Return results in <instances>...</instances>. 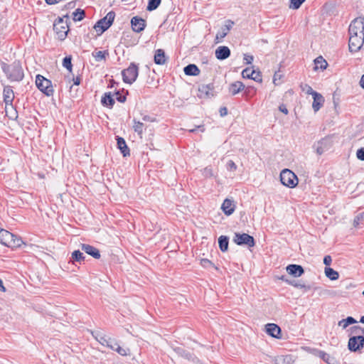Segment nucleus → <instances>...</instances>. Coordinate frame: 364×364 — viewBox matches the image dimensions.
Here are the masks:
<instances>
[{
  "label": "nucleus",
  "mask_w": 364,
  "mask_h": 364,
  "mask_svg": "<svg viewBox=\"0 0 364 364\" xmlns=\"http://www.w3.org/2000/svg\"><path fill=\"white\" fill-rule=\"evenodd\" d=\"M0 66L7 79L11 82H20L23 79V70L19 60H16L11 64L1 61Z\"/></svg>",
  "instance_id": "1"
},
{
  "label": "nucleus",
  "mask_w": 364,
  "mask_h": 364,
  "mask_svg": "<svg viewBox=\"0 0 364 364\" xmlns=\"http://www.w3.org/2000/svg\"><path fill=\"white\" fill-rule=\"evenodd\" d=\"M36 85L37 88L47 97H50L54 93L51 80L40 74L36 76Z\"/></svg>",
  "instance_id": "2"
},
{
  "label": "nucleus",
  "mask_w": 364,
  "mask_h": 364,
  "mask_svg": "<svg viewBox=\"0 0 364 364\" xmlns=\"http://www.w3.org/2000/svg\"><path fill=\"white\" fill-rule=\"evenodd\" d=\"M280 181L284 186L294 188L298 185L299 180L292 171L284 168L280 173Z\"/></svg>",
  "instance_id": "3"
},
{
  "label": "nucleus",
  "mask_w": 364,
  "mask_h": 364,
  "mask_svg": "<svg viewBox=\"0 0 364 364\" xmlns=\"http://www.w3.org/2000/svg\"><path fill=\"white\" fill-rule=\"evenodd\" d=\"M139 67L135 63H131L129 67L122 71V80L124 83L132 85L137 79Z\"/></svg>",
  "instance_id": "4"
},
{
  "label": "nucleus",
  "mask_w": 364,
  "mask_h": 364,
  "mask_svg": "<svg viewBox=\"0 0 364 364\" xmlns=\"http://www.w3.org/2000/svg\"><path fill=\"white\" fill-rule=\"evenodd\" d=\"M114 18V11H110L104 18L97 21V23L94 26V28L97 31H100V33H104L112 25Z\"/></svg>",
  "instance_id": "5"
},
{
  "label": "nucleus",
  "mask_w": 364,
  "mask_h": 364,
  "mask_svg": "<svg viewBox=\"0 0 364 364\" xmlns=\"http://www.w3.org/2000/svg\"><path fill=\"white\" fill-rule=\"evenodd\" d=\"M232 241L237 245L253 247L255 245V240L253 236L247 233L235 232Z\"/></svg>",
  "instance_id": "6"
},
{
  "label": "nucleus",
  "mask_w": 364,
  "mask_h": 364,
  "mask_svg": "<svg viewBox=\"0 0 364 364\" xmlns=\"http://www.w3.org/2000/svg\"><path fill=\"white\" fill-rule=\"evenodd\" d=\"M198 97L200 99H210L216 95L213 83L200 85L198 89Z\"/></svg>",
  "instance_id": "7"
},
{
  "label": "nucleus",
  "mask_w": 364,
  "mask_h": 364,
  "mask_svg": "<svg viewBox=\"0 0 364 364\" xmlns=\"http://www.w3.org/2000/svg\"><path fill=\"white\" fill-rule=\"evenodd\" d=\"M364 44V33L356 35H349V50L351 53L357 52L361 49Z\"/></svg>",
  "instance_id": "8"
},
{
  "label": "nucleus",
  "mask_w": 364,
  "mask_h": 364,
  "mask_svg": "<svg viewBox=\"0 0 364 364\" xmlns=\"http://www.w3.org/2000/svg\"><path fill=\"white\" fill-rule=\"evenodd\" d=\"M364 347V335H358L350 337L348 343V349L350 352H357Z\"/></svg>",
  "instance_id": "9"
},
{
  "label": "nucleus",
  "mask_w": 364,
  "mask_h": 364,
  "mask_svg": "<svg viewBox=\"0 0 364 364\" xmlns=\"http://www.w3.org/2000/svg\"><path fill=\"white\" fill-rule=\"evenodd\" d=\"M348 33L356 36L364 33V18L354 19L349 26Z\"/></svg>",
  "instance_id": "10"
},
{
  "label": "nucleus",
  "mask_w": 364,
  "mask_h": 364,
  "mask_svg": "<svg viewBox=\"0 0 364 364\" xmlns=\"http://www.w3.org/2000/svg\"><path fill=\"white\" fill-rule=\"evenodd\" d=\"M172 349L178 356L183 358L194 364H200V360L193 353L185 350L183 348L172 346Z\"/></svg>",
  "instance_id": "11"
},
{
  "label": "nucleus",
  "mask_w": 364,
  "mask_h": 364,
  "mask_svg": "<svg viewBox=\"0 0 364 364\" xmlns=\"http://www.w3.org/2000/svg\"><path fill=\"white\" fill-rule=\"evenodd\" d=\"M3 96H4V102H5L6 107L5 111L6 113H8V108L11 107V109H14L13 101L14 99V94L11 86H6L3 90Z\"/></svg>",
  "instance_id": "12"
},
{
  "label": "nucleus",
  "mask_w": 364,
  "mask_h": 364,
  "mask_svg": "<svg viewBox=\"0 0 364 364\" xmlns=\"http://www.w3.org/2000/svg\"><path fill=\"white\" fill-rule=\"evenodd\" d=\"M234 25V21L232 20H226L225 25L223 26L219 31H218L215 36L216 43H220L223 38L228 35V32L231 30Z\"/></svg>",
  "instance_id": "13"
},
{
  "label": "nucleus",
  "mask_w": 364,
  "mask_h": 364,
  "mask_svg": "<svg viewBox=\"0 0 364 364\" xmlns=\"http://www.w3.org/2000/svg\"><path fill=\"white\" fill-rule=\"evenodd\" d=\"M332 146L331 139L329 137H325L321 139L320 141L317 142V144H314V147H316V153L318 155L323 154L325 151H328Z\"/></svg>",
  "instance_id": "14"
},
{
  "label": "nucleus",
  "mask_w": 364,
  "mask_h": 364,
  "mask_svg": "<svg viewBox=\"0 0 364 364\" xmlns=\"http://www.w3.org/2000/svg\"><path fill=\"white\" fill-rule=\"evenodd\" d=\"M146 26L145 19L143 18L135 16L131 18V26L133 31L140 33L143 31Z\"/></svg>",
  "instance_id": "15"
},
{
  "label": "nucleus",
  "mask_w": 364,
  "mask_h": 364,
  "mask_svg": "<svg viewBox=\"0 0 364 364\" xmlns=\"http://www.w3.org/2000/svg\"><path fill=\"white\" fill-rule=\"evenodd\" d=\"M97 341L102 346L109 348L113 350L114 346H117V341L111 338H107L105 336L97 333L95 336Z\"/></svg>",
  "instance_id": "16"
},
{
  "label": "nucleus",
  "mask_w": 364,
  "mask_h": 364,
  "mask_svg": "<svg viewBox=\"0 0 364 364\" xmlns=\"http://www.w3.org/2000/svg\"><path fill=\"white\" fill-rule=\"evenodd\" d=\"M117 147L120 150L124 157L130 156V149L128 147L125 139L119 136H116Z\"/></svg>",
  "instance_id": "17"
},
{
  "label": "nucleus",
  "mask_w": 364,
  "mask_h": 364,
  "mask_svg": "<svg viewBox=\"0 0 364 364\" xmlns=\"http://www.w3.org/2000/svg\"><path fill=\"white\" fill-rule=\"evenodd\" d=\"M215 57L219 60H224L231 55L230 49L226 46L218 47L215 51Z\"/></svg>",
  "instance_id": "18"
},
{
  "label": "nucleus",
  "mask_w": 364,
  "mask_h": 364,
  "mask_svg": "<svg viewBox=\"0 0 364 364\" xmlns=\"http://www.w3.org/2000/svg\"><path fill=\"white\" fill-rule=\"evenodd\" d=\"M286 270L289 274L294 277H299L304 273L303 267L296 264H291L287 265Z\"/></svg>",
  "instance_id": "19"
},
{
  "label": "nucleus",
  "mask_w": 364,
  "mask_h": 364,
  "mask_svg": "<svg viewBox=\"0 0 364 364\" xmlns=\"http://www.w3.org/2000/svg\"><path fill=\"white\" fill-rule=\"evenodd\" d=\"M266 332L273 338H279L281 337V328L275 323H267L265 326Z\"/></svg>",
  "instance_id": "20"
},
{
  "label": "nucleus",
  "mask_w": 364,
  "mask_h": 364,
  "mask_svg": "<svg viewBox=\"0 0 364 364\" xmlns=\"http://www.w3.org/2000/svg\"><path fill=\"white\" fill-rule=\"evenodd\" d=\"M53 30L55 32L58 38L60 41H63L66 38L70 31L68 24L53 26Z\"/></svg>",
  "instance_id": "21"
},
{
  "label": "nucleus",
  "mask_w": 364,
  "mask_h": 364,
  "mask_svg": "<svg viewBox=\"0 0 364 364\" xmlns=\"http://www.w3.org/2000/svg\"><path fill=\"white\" fill-rule=\"evenodd\" d=\"M81 249L82 251L92 256L95 259H100L101 257L100 250L92 245L88 244H82Z\"/></svg>",
  "instance_id": "22"
},
{
  "label": "nucleus",
  "mask_w": 364,
  "mask_h": 364,
  "mask_svg": "<svg viewBox=\"0 0 364 364\" xmlns=\"http://www.w3.org/2000/svg\"><path fill=\"white\" fill-rule=\"evenodd\" d=\"M221 209L223 210L225 215L229 216L234 213L235 209V205L234 204L232 200L226 198L224 200L221 205Z\"/></svg>",
  "instance_id": "23"
},
{
  "label": "nucleus",
  "mask_w": 364,
  "mask_h": 364,
  "mask_svg": "<svg viewBox=\"0 0 364 364\" xmlns=\"http://www.w3.org/2000/svg\"><path fill=\"white\" fill-rule=\"evenodd\" d=\"M113 96L114 95L111 92H105L101 98L102 105L108 108H112L115 103Z\"/></svg>",
  "instance_id": "24"
},
{
  "label": "nucleus",
  "mask_w": 364,
  "mask_h": 364,
  "mask_svg": "<svg viewBox=\"0 0 364 364\" xmlns=\"http://www.w3.org/2000/svg\"><path fill=\"white\" fill-rule=\"evenodd\" d=\"M245 85H244V83L242 82L235 81L229 85L228 91L231 95L235 96L237 94H238L240 92L243 90L245 89Z\"/></svg>",
  "instance_id": "25"
},
{
  "label": "nucleus",
  "mask_w": 364,
  "mask_h": 364,
  "mask_svg": "<svg viewBox=\"0 0 364 364\" xmlns=\"http://www.w3.org/2000/svg\"><path fill=\"white\" fill-rule=\"evenodd\" d=\"M166 60L167 57L166 55L165 51L163 49L159 48L155 50L154 56V61L155 64L159 65H164Z\"/></svg>",
  "instance_id": "26"
},
{
  "label": "nucleus",
  "mask_w": 364,
  "mask_h": 364,
  "mask_svg": "<svg viewBox=\"0 0 364 364\" xmlns=\"http://www.w3.org/2000/svg\"><path fill=\"white\" fill-rule=\"evenodd\" d=\"M22 244H23L22 239L20 237L11 233V237L8 239L6 247L14 249L20 247Z\"/></svg>",
  "instance_id": "27"
},
{
  "label": "nucleus",
  "mask_w": 364,
  "mask_h": 364,
  "mask_svg": "<svg viewBox=\"0 0 364 364\" xmlns=\"http://www.w3.org/2000/svg\"><path fill=\"white\" fill-rule=\"evenodd\" d=\"M314 101L312 103V107L314 112L318 111L324 103V97L321 94L317 92L314 93L312 96Z\"/></svg>",
  "instance_id": "28"
},
{
  "label": "nucleus",
  "mask_w": 364,
  "mask_h": 364,
  "mask_svg": "<svg viewBox=\"0 0 364 364\" xmlns=\"http://www.w3.org/2000/svg\"><path fill=\"white\" fill-rule=\"evenodd\" d=\"M183 72L188 76H198L200 74V69L195 64H188L184 67Z\"/></svg>",
  "instance_id": "29"
},
{
  "label": "nucleus",
  "mask_w": 364,
  "mask_h": 364,
  "mask_svg": "<svg viewBox=\"0 0 364 364\" xmlns=\"http://www.w3.org/2000/svg\"><path fill=\"white\" fill-rule=\"evenodd\" d=\"M218 246L222 252H225L228 250L229 246V237L226 235H221L218 237Z\"/></svg>",
  "instance_id": "30"
},
{
  "label": "nucleus",
  "mask_w": 364,
  "mask_h": 364,
  "mask_svg": "<svg viewBox=\"0 0 364 364\" xmlns=\"http://www.w3.org/2000/svg\"><path fill=\"white\" fill-rule=\"evenodd\" d=\"M286 282L296 288L304 289L307 291L311 289L310 285H306L305 282L301 280H286Z\"/></svg>",
  "instance_id": "31"
},
{
  "label": "nucleus",
  "mask_w": 364,
  "mask_h": 364,
  "mask_svg": "<svg viewBox=\"0 0 364 364\" xmlns=\"http://www.w3.org/2000/svg\"><path fill=\"white\" fill-rule=\"evenodd\" d=\"M275 364H293L294 360L291 355H282L275 357Z\"/></svg>",
  "instance_id": "32"
},
{
  "label": "nucleus",
  "mask_w": 364,
  "mask_h": 364,
  "mask_svg": "<svg viewBox=\"0 0 364 364\" xmlns=\"http://www.w3.org/2000/svg\"><path fill=\"white\" fill-rule=\"evenodd\" d=\"M314 65H315L314 70H316L318 69L324 70L325 69H326V68L328 66L327 61L321 55L316 58L314 59Z\"/></svg>",
  "instance_id": "33"
},
{
  "label": "nucleus",
  "mask_w": 364,
  "mask_h": 364,
  "mask_svg": "<svg viewBox=\"0 0 364 364\" xmlns=\"http://www.w3.org/2000/svg\"><path fill=\"white\" fill-rule=\"evenodd\" d=\"M116 100L119 102L124 103L127 100V96L129 95V91L125 89L116 90L114 92Z\"/></svg>",
  "instance_id": "34"
},
{
  "label": "nucleus",
  "mask_w": 364,
  "mask_h": 364,
  "mask_svg": "<svg viewBox=\"0 0 364 364\" xmlns=\"http://www.w3.org/2000/svg\"><path fill=\"white\" fill-rule=\"evenodd\" d=\"M316 355L321 358L323 361H325L328 364H335V359L334 358L331 357L328 353L318 350Z\"/></svg>",
  "instance_id": "35"
},
{
  "label": "nucleus",
  "mask_w": 364,
  "mask_h": 364,
  "mask_svg": "<svg viewBox=\"0 0 364 364\" xmlns=\"http://www.w3.org/2000/svg\"><path fill=\"white\" fill-rule=\"evenodd\" d=\"M326 276L332 281L336 280L339 277V274L337 271L329 267H326L324 269Z\"/></svg>",
  "instance_id": "36"
},
{
  "label": "nucleus",
  "mask_w": 364,
  "mask_h": 364,
  "mask_svg": "<svg viewBox=\"0 0 364 364\" xmlns=\"http://www.w3.org/2000/svg\"><path fill=\"white\" fill-rule=\"evenodd\" d=\"M11 237V232L0 228V243L4 246L6 245L8 239Z\"/></svg>",
  "instance_id": "37"
},
{
  "label": "nucleus",
  "mask_w": 364,
  "mask_h": 364,
  "mask_svg": "<svg viewBox=\"0 0 364 364\" xmlns=\"http://www.w3.org/2000/svg\"><path fill=\"white\" fill-rule=\"evenodd\" d=\"M357 321L352 316H348L346 318L338 321V326L346 329L349 325L356 323Z\"/></svg>",
  "instance_id": "38"
},
{
  "label": "nucleus",
  "mask_w": 364,
  "mask_h": 364,
  "mask_svg": "<svg viewBox=\"0 0 364 364\" xmlns=\"http://www.w3.org/2000/svg\"><path fill=\"white\" fill-rule=\"evenodd\" d=\"M85 258L83 253L79 250H74L72 252L71 259L73 262L81 263L85 260Z\"/></svg>",
  "instance_id": "39"
},
{
  "label": "nucleus",
  "mask_w": 364,
  "mask_h": 364,
  "mask_svg": "<svg viewBox=\"0 0 364 364\" xmlns=\"http://www.w3.org/2000/svg\"><path fill=\"white\" fill-rule=\"evenodd\" d=\"M97 62H100L102 60H105L107 56H109V52L107 50L103 51L93 52L92 53Z\"/></svg>",
  "instance_id": "40"
},
{
  "label": "nucleus",
  "mask_w": 364,
  "mask_h": 364,
  "mask_svg": "<svg viewBox=\"0 0 364 364\" xmlns=\"http://www.w3.org/2000/svg\"><path fill=\"white\" fill-rule=\"evenodd\" d=\"M85 17V12L83 9H77L73 13V19L74 21H80Z\"/></svg>",
  "instance_id": "41"
},
{
  "label": "nucleus",
  "mask_w": 364,
  "mask_h": 364,
  "mask_svg": "<svg viewBox=\"0 0 364 364\" xmlns=\"http://www.w3.org/2000/svg\"><path fill=\"white\" fill-rule=\"evenodd\" d=\"M72 55H67L63 59V66L66 68L70 73H72L73 70V64H72Z\"/></svg>",
  "instance_id": "42"
},
{
  "label": "nucleus",
  "mask_w": 364,
  "mask_h": 364,
  "mask_svg": "<svg viewBox=\"0 0 364 364\" xmlns=\"http://www.w3.org/2000/svg\"><path fill=\"white\" fill-rule=\"evenodd\" d=\"M134 125L133 129L135 132L138 134V135H141L144 132V124L139 121H137L136 119H133Z\"/></svg>",
  "instance_id": "43"
},
{
  "label": "nucleus",
  "mask_w": 364,
  "mask_h": 364,
  "mask_svg": "<svg viewBox=\"0 0 364 364\" xmlns=\"http://www.w3.org/2000/svg\"><path fill=\"white\" fill-rule=\"evenodd\" d=\"M161 0H149L146 10L152 11L156 10L161 4Z\"/></svg>",
  "instance_id": "44"
},
{
  "label": "nucleus",
  "mask_w": 364,
  "mask_h": 364,
  "mask_svg": "<svg viewBox=\"0 0 364 364\" xmlns=\"http://www.w3.org/2000/svg\"><path fill=\"white\" fill-rule=\"evenodd\" d=\"M255 73V70L252 68H246L242 71V77L245 79H251Z\"/></svg>",
  "instance_id": "45"
},
{
  "label": "nucleus",
  "mask_w": 364,
  "mask_h": 364,
  "mask_svg": "<svg viewBox=\"0 0 364 364\" xmlns=\"http://www.w3.org/2000/svg\"><path fill=\"white\" fill-rule=\"evenodd\" d=\"M305 1L306 0H290L289 8L292 9H299Z\"/></svg>",
  "instance_id": "46"
},
{
  "label": "nucleus",
  "mask_w": 364,
  "mask_h": 364,
  "mask_svg": "<svg viewBox=\"0 0 364 364\" xmlns=\"http://www.w3.org/2000/svg\"><path fill=\"white\" fill-rule=\"evenodd\" d=\"M202 174L205 178H211L214 176L213 170L211 166H207L203 168Z\"/></svg>",
  "instance_id": "47"
},
{
  "label": "nucleus",
  "mask_w": 364,
  "mask_h": 364,
  "mask_svg": "<svg viewBox=\"0 0 364 364\" xmlns=\"http://www.w3.org/2000/svg\"><path fill=\"white\" fill-rule=\"evenodd\" d=\"M200 265L203 267L204 268H208V267H214L217 269V267L215 266V264L208 259H200Z\"/></svg>",
  "instance_id": "48"
},
{
  "label": "nucleus",
  "mask_w": 364,
  "mask_h": 364,
  "mask_svg": "<svg viewBox=\"0 0 364 364\" xmlns=\"http://www.w3.org/2000/svg\"><path fill=\"white\" fill-rule=\"evenodd\" d=\"M113 350L117 352L120 355L125 356L127 355V351L129 350L122 348L117 342V346H114Z\"/></svg>",
  "instance_id": "49"
},
{
  "label": "nucleus",
  "mask_w": 364,
  "mask_h": 364,
  "mask_svg": "<svg viewBox=\"0 0 364 364\" xmlns=\"http://www.w3.org/2000/svg\"><path fill=\"white\" fill-rule=\"evenodd\" d=\"M351 333L359 334L362 333L364 335V328L360 326H353L349 328Z\"/></svg>",
  "instance_id": "50"
},
{
  "label": "nucleus",
  "mask_w": 364,
  "mask_h": 364,
  "mask_svg": "<svg viewBox=\"0 0 364 364\" xmlns=\"http://www.w3.org/2000/svg\"><path fill=\"white\" fill-rule=\"evenodd\" d=\"M142 120L144 122H156L157 119L154 115L144 114H141Z\"/></svg>",
  "instance_id": "51"
},
{
  "label": "nucleus",
  "mask_w": 364,
  "mask_h": 364,
  "mask_svg": "<svg viewBox=\"0 0 364 364\" xmlns=\"http://www.w3.org/2000/svg\"><path fill=\"white\" fill-rule=\"evenodd\" d=\"M237 168V165L232 160H229L226 164V168L229 171H236Z\"/></svg>",
  "instance_id": "52"
},
{
  "label": "nucleus",
  "mask_w": 364,
  "mask_h": 364,
  "mask_svg": "<svg viewBox=\"0 0 364 364\" xmlns=\"http://www.w3.org/2000/svg\"><path fill=\"white\" fill-rule=\"evenodd\" d=\"M302 90L304 92H305L307 95H311V96H313V95L314 93H317L318 92L316 91H314L312 87L307 85V84H305L303 87H302Z\"/></svg>",
  "instance_id": "53"
},
{
  "label": "nucleus",
  "mask_w": 364,
  "mask_h": 364,
  "mask_svg": "<svg viewBox=\"0 0 364 364\" xmlns=\"http://www.w3.org/2000/svg\"><path fill=\"white\" fill-rule=\"evenodd\" d=\"M243 60L244 63L250 65L252 63V61L254 60V57L252 55L244 54Z\"/></svg>",
  "instance_id": "54"
},
{
  "label": "nucleus",
  "mask_w": 364,
  "mask_h": 364,
  "mask_svg": "<svg viewBox=\"0 0 364 364\" xmlns=\"http://www.w3.org/2000/svg\"><path fill=\"white\" fill-rule=\"evenodd\" d=\"M251 80H255V82H262V73L260 71H256V73L252 75V77L251 78Z\"/></svg>",
  "instance_id": "55"
},
{
  "label": "nucleus",
  "mask_w": 364,
  "mask_h": 364,
  "mask_svg": "<svg viewBox=\"0 0 364 364\" xmlns=\"http://www.w3.org/2000/svg\"><path fill=\"white\" fill-rule=\"evenodd\" d=\"M356 156L359 160L364 161V147H361L357 150Z\"/></svg>",
  "instance_id": "56"
},
{
  "label": "nucleus",
  "mask_w": 364,
  "mask_h": 364,
  "mask_svg": "<svg viewBox=\"0 0 364 364\" xmlns=\"http://www.w3.org/2000/svg\"><path fill=\"white\" fill-rule=\"evenodd\" d=\"M68 24L66 21H64L63 17H58L54 21L53 26Z\"/></svg>",
  "instance_id": "57"
},
{
  "label": "nucleus",
  "mask_w": 364,
  "mask_h": 364,
  "mask_svg": "<svg viewBox=\"0 0 364 364\" xmlns=\"http://www.w3.org/2000/svg\"><path fill=\"white\" fill-rule=\"evenodd\" d=\"M332 262V258L330 255H326L323 257V264L326 266H330Z\"/></svg>",
  "instance_id": "58"
},
{
  "label": "nucleus",
  "mask_w": 364,
  "mask_h": 364,
  "mask_svg": "<svg viewBox=\"0 0 364 364\" xmlns=\"http://www.w3.org/2000/svg\"><path fill=\"white\" fill-rule=\"evenodd\" d=\"M73 85H79L82 82V77L80 75L73 77Z\"/></svg>",
  "instance_id": "59"
},
{
  "label": "nucleus",
  "mask_w": 364,
  "mask_h": 364,
  "mask_svg": "<svg viewBox=\"0 0 364 364\" xmlns=\"http://www.w3.org/2000/svg\"><path fill=\"white\" fill-rule=\"evenodd\" d=\"M279 110L284 113V114H287L289 113L288 109L287 108L284 104H281L279 106Z\"/></svg>",
  "instance_id": "60"
},
{
  "label": "nucleus",
  "mask_w": 364,
  "mask_h": 364,
  "mask_svg": "<svg viewBox=\"0 0 364 364\" xmlns=\"http://www.w3.org/2000/svg\"><path fill=\"white\" fill-rule=\"evenodd\" d=\"M220 117H223L228 114V109L226 107H222L219 110Z\"/></svg>",
  "instance_id": "61"
},
{
  "label": "nucleus",
  "mask_w": 364,
  "mask_h": 364,
  "mask_svg": "<svg viewBox=\"0 0 364 364\" xmlns=\"http://www.w3.org/2000/svg\"><path fill=\"white\" fill-rule=\"evenodd\" d=\"M363 213H360V214L358 215L357 216H355V218H354V225H359L360 221L363 218Z\"/></svg>",
  "instance_id": "62"
},
{
  "label": "nucleus",
  "mask_w": 364,
  "mask_h": 364,
  "mask_svg": "<svg viewBox=\"0 0 364 364\" xmlns=\"http://www.w3.org/2000/svg\"><path fill=\"white\" fill-rule=\"evenodd\" d=\"M282 75L279 74L278 72H275L273 77V82L277 85V80L281 78Z\"/></svg>",
  "instance_id": "63"
},
{
  "label": "nucleus",
  "mask_w": 364,
  "mask_h": 364,
  "mask_svg": "<svg viewBox=\"0 0 364 364\" xmlns=\"http://www.w3.org/2000/svg\"><path fill=\"white\" fill-rule=\"evenodd\" d=\"M359 84L360 86L364 90V74L361 76Z\"/></svg>",
  "instance_id": "64"
}]
</instances>
